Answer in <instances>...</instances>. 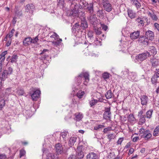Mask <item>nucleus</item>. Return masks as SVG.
Returning <instances> with one entry per match:
<instances>
[{
    "instance_id": "1",
    "label": "nucleus",
    "mask_w": 159,
    "mask_h": 159,
    "mask_svg": "<svg viewBox=\"0 0 159 159\" xmlns=\"http://www.w3.org/2000/svg\"><path fill=\"white\" fill-rule=\"evenodd\" d=\"M82 3L80 4L79 2L72 4L71 9L70 10L69 16L74 17H83V20L85 19L84 12L83 11V7Z\"/></svg>"
},
{
    "instance_id": "2",
    "label": "nucleus",
    "mask_w": 159,
    "mask_h": 159,
    "mask_svg": "<svg viewBox=\"0 0 159 159\" xmlns=\"http://www.w3.org/2000/svg\"><path fill=\"white\" fill-rule=\"evenodd\" d=\"M83 78H84L85 80L84 82V84L87 85L89 80V75L87 72H81L78 76L75 77V80L76 84L78 85L80 84L82 82Z\"/></svg>"
},
{
    "instance_id": "3",
    "label": "nucleus",
    "mask_w": 159,
    "mask_h": 159,
    "mask_svg": "<svg viewBox=\"0 0 159 159\" xmlns=\"http://www.w3.org/2000/svg\"><path fill=\"white\" fill-rule=\"evenodd\" d=\"M151 57V55L150 52L148 51H145L144 52L137 55L135 57V58L138 62L141 63L147 58Z\"/></svg>"
},
{
    "instance_id": "4",
    "label": "nucleus",
    "mask_w": 159,
    "mask_h": 159,
    "mask_svg": "<svg viewBox=\"0 0 159 159\" xmlns=\"http://www.w3.org/2000/svg\"><path fill=\"white\" fill-rule=\"evenodd\" d=\"M84 1L86 2V4L84 5L83 4H81L83 8L84 7L86 9L87 12L90 14H92L94 12L93 3H90L88 4L86 1L84 0Z\"/></svg>"
},
{
    "instance_id": "5",
    "label": "nucleus",
    "mask_w": 159,
    "mask_h": 159,
    "mask_svg": "<svg viewBox=\"0 0 159 159\" xmlns=\"http://www.w3.org/2000/svg\"><path fill=\"white\" fill-rule=\"evenodd\" d=\"M137 42L139 45L146 47L148 46L149 41L145 36L141 35L139 36Z\"/></svg>"
},
{
    "instance_id": "6",
    "label": "nucleus",
    "mask_w": 159,
    "mask_h": 159,
    "mask_svg": "<svg viewBox=\"0 0 159 159\" xmlns=\"http://www.w3.org/2000/svg\"><path fill=\"white\" fill-rule=\"evenodd\" d=\"M72 30V32L75 33L76 35H81L82 33V29H81L80 24L77 23H76L74 25Z\"/></svg>"
},
{
    "instance_id": "7",
    "label": "nucleus",
    "mask_w": 159,
    "mask_h": 159,
    "mask_svg": "<svg viewBox=\"0 0 159 159\" xmlns=\"http://www.w3.org/2000/svg\"><path fill=\"white\" fill-rule=\"evenodd\" d=\"M138 116L139 118V125L143 124L146 121V116L144 114L143 110H141L138 112Z\"/></svg>"
},
{
    "instance_id": "8",
    "label": "nucleus",
    "mask_w": 159,
    "mask_h": 159,
    "mask_svg": "<svg viewBox=\"0 0 159 159\" xmlns=\"http://www.w3.org/2000/svg\"><path fill=\"white\" fill-rule=\"evenodd\" d=\"M56 152L57 154H63L65 153V151L63 150V148L60 143L56 144L55 146Z\"/></svg>"
},
{
    "instance_id": "9",
    "label": "nucleus",
    "mask_w": 159,
    "mask_h": 159,
    "mask_svg": "<svg viewBox=\"0 0 159 159\" xmlns=\"http://www.w3.org/2000/svg\"><path fill=\"white\" fill-rule=\"evenodd\" d=\"M49 52V51L48 49H44L40 53L39 55H41L39 59L41 60H47L49 57L48 53Z\"/></svg>"
},
{
    "instance_id": "10",
    "label": "nucleus",
    "mask_w": 159,
    "mask_h": 159,
    "mask_svg": "<svg viewBox=\"0 0 159 159\" xmlns=\"http://www.w3.org/2000/svg\"><path fill=\"white\" fill-rule=\"evenodd\" d=\"M83 146H80L77 148V152L76 154V159H82L84 156V152L81 150Z\"/></svg>"
},
{
    "instance_id": "11",
    "label": "nucleus",
    "mask_w": 159,
    "mask_h": 159,
    "mask_svg": "<svg viewBox=\"0 0 159 159\" xmlns=\"http://www.w3.org/2000/svg\"><path fill=\"white\" fill-rule=\"evenodd\" d=\"M104 9L107 12H110L112 10V6L111 3L107 0L102 2Z\"/></svg>"
},
{
    "instance_id": "12",
    "label": "nucleus",
    "mask_w": 159,
    "mask_h": 159,
    "mask_svg": "<svg viewBox=\"0 0 159 159\" xmlns=\"http://www.w3.org/2000/svg\"><path fill=\"white\" fill-rule=\"evenodd\" d=\"M150 61L153 68H156L159 65V60L156 58L155 57H152L150 58Z\"/></svg>"
},
{
    "instance_id": "13",
    "label": "nucleus",
    "mask_w": 159,
    "mask_h": 159,
    "mask_svg": "<svg viewBox=\"0 0 159 159\" xmlns=\"http://www.w3.org/2000/svg\"><path fill=\"white\" fill-rule=\"evenodd\" d=\"M144 36L149 41H152L154 39V34L152 31L148 30L146 32Z\"/></svg>"
},
{
    "instance_id": "14",
    "label": "nucleus",
    "mask_w": 159,
    "mask_h": 159,
    "mask_svg": "<svg viewBox=\"0 0 159 159\" xmlns=\"http://www.w3.org/2000/svg\"><path fill=\"white\" fill-rule=\"evenodd\" d=\"M88 19L90 23L93 25H95L97 23V19L95 15L90 14L88 17Z\"/></svg>"
},
{
    "instance_id": "15",
    "label": "nucleus",
    "mask_w": 159,
    "mask_h": 159,
    "mask_svg": "<svg viewBox=\"0 0 159 159\" xmlns=\"http://www.w3.org/2000/svg\"><path fill=\"white\" fill-rule=\"evenodd\" d=\"M141 103L143 106H146L149 101L148 97L146 95H141L140 97Z\"/></svg>"
},
{
    "instance_id": "16",
    "label": "nucleus",
    "mask_w": 159,
    "mask_h": 159,
    "mask_svg": "<svg viewBox=\"0 0 159 159\" xmlns=\"http://www.w3.org/2000/svg\"><path fill=\"white\" fill-rule=\"evenodd\" d=\"M41 94V92L39 90H34L33 93L31 94L32 100L34 101H36L39 98Z\"/></svg>"
},
{
    "instance_id": "17",
    "label": "nucleus",
    "mask_w": 159,
    "mask_h": 159,
    "mask_svg": "<svg viewBox=\"0 0 159 159\" xmlns=\"http://www.w3.org/2000/svg\"><path fill=\"white\" fill-rule=\"evenodd\" d=\"M148 51L150 52L151 56H152V57H155L157 53V48L154 46H149Z\"/></svg>"
},
{
    "instance_id": "18",
    "label": "nucleus",
    "mask_w": 159,
    "mask_h": 159,
    "mask_svg": "<svg viewBox=\"0 0 159 159\" xmlns=\"http://www.w3.org/2000/svg\"><path fill=\"white\" fill-rule=\"evenodd\" d=\"M110 109V107H105V111L103 115V118L106 119L107 118H110V115L111 114Z\"/></svg>"
},
{
    "instance_id": "19",
    "label": "nucleus",
    "mask_w": 159,
    "mask_h": 159,
    "mask_svg": "<svg viewBox=\"0 0 159 159\" xmlns=\"http://www.w3.org/2000/svg\"><path fill=\"white\" fill-rule=\"evenodd\" d=\"M140 32L139 31H134L130 34V37L132 39H135L139 38Z\"/></svg>"
},
{
    "instance_id": "20",
    "label": "nucleus",
    "mask_w": 159,
    "mask_h": 159,
    "mask_svg": "<svg viewBox=\"0 0 159 159\" xmlns=\"http://www.w3.org/2000/svg\"><path fill=\"white\" fill-rule=\"evenodd\" d=\"M80 26L81 29H82V32L84 30H85L88 27V24L85 19L84 18V20H81Z\"/></svg>"
},
{
    "instance_id": "21",
    "label": "nucleus",
    "mask_w": 159,
    "mask_h": 159,
    "mask_svg": "<svg viewBox=\"0 0 159 159\" xmlns=\"http://www.w3.org/2000/svg\"><path fill=\"white\" fill-rule=\"evenodd\" d=\"M152 136V134L151 133L149 130H145L144 134L142 135V138H144L145 140H148Z\"/></svg>"
},
{
    "instance_id": "22",
    "label": "nucleus",
    "mask_w": 159,
    "mask_h": 159,
    "mask_svg": "<svg viewBox=\"0 0 159 159\" xmlns=\"http://www.w3.org/2000/svg\"><path fill=\"white\" fill-rule=\"evenodd\" d=\"M136 74L134 72L129 73V79L131 81H137L138 80L136 78Z\"/></svg>"
},
{
    "instance_id": "23",
    "label": "nucleus",
    "mask_w": 159,
    "mask_h": 159,
    "mask_svg": "<svg viewBox=\"0 0 159 159\" xmlns=\"http://www.w3.org/2000/svg\"><path fill=\"white\" fill-rule=\"evenodd\" d=\"M68 2H70L71 3L70 5V9H71V5L76 3V2H79L80 4H83L84 5L86 4V2L84 1V0H67Z\"/></svg>"
},
{
    "instance_id": "24",
    "label": "nucleus",
    "mask_w": 159,
    "mask_h": 159,
    "mask_svg": "<svg viewBox=\"0 0 159 159\" xmlns=\"http://www.w3.org/2000/svg\"><path fill=\"white\" fill-rule=\"evenodd\" d=\"M25 11L27 12L33 11L35 9V7L32 4L27 5L25 7Z\"/></svg>"
},
{
    "instance_id": "25",
    "label": "nucleus",
    "mask_w": 159,
    "mask_h": 159,
    "mask_svg": "<svg viewBox=\"0 0 159 159\" xmlns=\"http://www.w3.org/2000/svg\"><path fill=\"white\" fill-rule=\"evenodd\" d=\"M87 159H98V156L97 154L93 152L88 154L86 156Z\"/></svg>"
},
{
    "instance_id": "26",
    "label": "nucleus",
    "mask_w": 159,
    "mask_h": 159,
    "mask_svg": "<svg viewBox=\"0 0 159 159\" xmlns=\"http://www.w3.org/2000/svg\"><path fill=\"white\" fill-rule=\"evenodd\" d=\"M77 138L76 137H71L70 138L69 141V146L71 147L73 146L74 145L76 141Z\"/></svg>"
},
{
    "instance_id": "27",
    "label": "nucleus",
    "mask_w": 159,
    "mask_h": 159,
    "mask_svg": "<svg viewBox=\"0 0 159 159\" xmlns=\"http://www.w3.org/2000/svg\"><path fill=\"white\" fill-rule=\"evenodd\" d=\"M127 12L129 17L131 19H134L136 17V14L132 10L129 9L127 10Z\"/></svg>"
},
{
    "instance_id": "28",
    "label": "nucleus",
    "mask_w": 159,
    "mask_h": 159,
    "mask_svg": "<svg viewBox=\"0 0 159 159\" xmlns=\"http://www.w3.org/2000/svg\"><path fill=\"white\" fill-rule=\"evenodd\" d=\"M55 40L56 41L52 42V45L55 47L60 46L62 41V39L59 37L58 39H56Z\"/></svg>"
},
{
    "instance_id": "29",
    "label": "nucleus",
    "mask_w": 159,
    "mask_h": 159,
    "mask_svg": "<svg viewBox=\"0 0 159 159\" xmlns=\"http://www.w3.org/2000/svg\"><path fill=\"white\" fill-rule=\"evenodd\" d=\"M93 32L89 31L88 32L87 34L88 38L89 39V41L91 42H94L95 41L93 37Z\"/></svg>"
},
{
    "instance_id": "30",
    "label": "nucleus",
    "mask_w": 159,
    "mask_h": 159,
    "mask_svg": "<svg viewBox=\"0 0 159 159\" xmlns=\"http://www.w3.org/2000/svg\"><path fill=\"white\" fill-rule=\"evenodd\" d=\"M31 43V38L30 37L25 38L23 41V45L27 46Z\"/></svg>"
},
{
    "instance_id": "31",
    "label": "nucleus",
    "mask_w": 159,
    "mask_h": 159,
    "mask_svg": "<svg viewBox=\"0 0 159 159\" xmlns=\"http://www.w3.org/2000/svg\"><path fill=\"white\" fill-rule=\"evenodd\" d=\"M152 12L148 11L147 14L148 16H149L152 19L155 21H157L158 20V18L156 15L154 14L153 11L152 10Z\"/></svg>"
},
{
    "instance_id": "32",
    "label": "nucleus",
    "mask_w": 159,
    "mask_h": 159,
    "mask_svg": "<svg viewBox=\"0 0 159 159\" xmlns=\"http://www.w3.org/2000/svg\"><path fill=\"white\" fill-rule=\"evenodd\" d=\"M9 75L7 74L4 71L1 73L0 75V79L1 80V83H2V81L5 80L7 78H8Z\"/></svg>"
},
{
    "instance_id": "33",
    "label": "nucleus",
    "mask_w": 159,
    "mask_h": 159,
    "mask_svg": "<svg viewBox=\"0 0 159 159\" xmlns=\"http://www.w3.org/2000/svg\"><path fill=\"white\" fill-rule=\"evenodd\" d=\"M135 21L137 23L139 24H138V25H139L140 24L142 26H144V21L143 20V18H141L139 17L135 19Z\"/></svg>"
},
{
    "instance_id": "34",
    "label": "nucleus",
    "mask_w": 159,
    "mask_h": 159,
    "mask_svg": "<svg viewBox=\"0 0 159 159\" xmlns=\"http://www.w3.org/2000/svg\"><path fill=\"white\" fill-rule=\"evenodd\" d=\"M153 112V110L151 109L149 110L146 112V117L147 118L150 119L152 117V115Z\"/></svg>"
},
{
    "instance_id": "35",
    "label": "nucleus",
    "mask_w": 159,
    "mask_h": 159,
    "mask_svg": "<svg viewBox=\"0 0 159 159\" xmlns=\"http://www.w3.org/2000/svg\"><path fill=\"white\" fill-rule=\"evenodd\" d=\"M113 94L111 90H108L105 94V96L107 99H109L112 98Z\"/></svg>"
},
{
    "instance_id": "36",
    "label": "nucleus",
    "mask_w": 159,
    "mask_h": 159,
    "mask_svg": "<svg viewBox=\"0 0 159 159\" xmlns=\"http://www.w3.org/2000/svg\"><path fill=\"white\" fill-rule=\"evenodd\" d=\"M153 135L155 137L159 136V125L157 126L154 129L153 132Z\"/></svg>"
},
{
    "instance_id": "37",
    "label": "nucleus",
    "mask_w": 159,
    "mask_h": 159,
    "mask_svg": "<svg viewBox=\"0 0 159 159\" xmlns=\"http://www.w3.org/2000/svg\"><path fill=\"white\" fill-rule=\"evenodd\" d=\"M85 94L84 92L81 90H79L77 93L76 96L80 99L82 98Z\"/></svg>"
},
{
    "instance_id": "38",
    "label": "nucleus",
    "mask_w": 159,
    "mask_h": 159,
    "mask_svg": "<svg viewBox=\"0 0 159 159\" xmlns=\"http://www.w3.org/2000/svg\"><path fill=\"white\" fill-rule=\"evenodd\" d=\"M64 0H59L57 2V5L60 7L63 8L65 6Z\"/></svg>"
},
{
    "instance_id": "39",
    "label": "nucleus",
    "mask_w": 159,
    "mask_h": 159,
    "mask_svg": "<svg viewBox=\"0 0 159 159\" xmlns=\"http://www.w3.org/2000/svg\"><path fill=\"white\" fill-rule=\"evenodd\" d=\"M99 102V100L94 99L93 98H92V100L89 102V104L90 107H92L95 105L97 103Z\"/></svg>"
},
{
    "instance_id": "40",
    "label": "nucleus",
    "mask_w": 159,
    "mask_h": 159,
    "mask_svg": "<svg viewBox=\"0 0 159 159\" xmlns=\"http://www.w3.org/2000/svg\"><path fill=\"white\" fill-rule=\"evenodd\" d=\"M18 58V56L17 55H13L10 59V61L12 63L16 62V60Z\"/></svg>"
},
{
    "instance_id": "41",
    "label": "nucleus",
    "mask_w": 159,
    "mask_h": 159,
    "mask_svg": "<svg viewBox=\"0 0 159 159\" xmlns=\"http://www.w3.org/2000/svg\"><path fill=\"white\" fill-rule=\"evenodd\" d=\"M46 159H56L55 158L54 155L53 153H48L46 156Z\"/></svg>"
},
{
    "instance_id": "42",
    "label": "nucleus",
    "mask_w": 159,
    "mask_h": 159,
    "mask_svg": "<svg viewBox=\"0 0 159 159\" xmlns=\"http://www.w3.org/2000/svg\"><path fill=\"white\" fill-rule=\"evenodd\" d=\"M157 76L153 75L151 79V82L152 84L156 85L157 82L158 77Z\"/></svg>"
},
{
    "instance_id": "43",
    "label": "nucleus",
    "mask_w": 159,
    "mask_h": 159,
    "mask_svg": "<svg viewBox=\"0 0 159 159\" xmlns=\"http://www.w3.org/2000/svg\"><path fill=\"white\" fill-rule=\"evenodd\" d=\"M4 71H5V73H6L7 74H8L9 75H10L12 73L13 69L11 67H9L7 68V70H5Z\"/></svg>"
},
{
    "instance_id": "44",
    "label": "nucleus",
    "mask_w": 159,
    "mask_h": 159,
    "mask_svg": "<svg viewBox=\"0 0 159 159\" xmlns=\"http://www.w3.org/2000/svg\"><path fill=\"white\" fill-rule=\"evenodd\" d=\"M128 121L131 122L134 121L135 120V118L133 115L130 114L129 115L128 117Z\"/></svg>"
},
{
    "instance_id": "45",
    "label": "nucleus",
    "mask_w": 159,
    "mask_h": 159,
    "mask_svg": "<svg viewBox=\"0 0 159 159\" xmlns=\"http://www.w3.org/2000/svg\"><path fill=\"white\" fill-rule=\"evenodd\" d=\"M69 133L67 131H65L61 132V135L63 139L65 140L66 138V136Z\"/></svg>"
},
{
    "instance_id": "46",
    "label": "nucleus",
    "mask_w": 159,
    "mask_h": 159,
    "mask_svg": "<svg viewBox=\"0 0 159 159\" xmlns=\"http://www.w3.org/2000/svg\"><path fill=\"white\" fill-rule=\"evenodd\" d=\"M83 117V115L80 113L77 115H75V118L77 121H80Z\"/></svg>"
},
{
    "instance_id": "47",
    "label": "nucleus",
    "mask_w": 159,
    "mask_h": 159,
    "mask_svg": "<svg viewBox=\"0 0 159 159\" xmlns=\"http://www.w3.org/2000/svg\"><path fill=\"white\" fill-rule=\"evenodd\" d=\"M110 74L107 72H104L102 75V77L103 79L106 80V79H108L109 77Z\"/></svg>"
},
{
    "instance_id": "48",
    "label": "nucleus",
    "mask_w": 159,
    "mask_h": 159,
    "mask_svg": "<svg viewBox=\"0 0 159 159\" xmlns=\"http://www.w3.org/2000/svg\"><path fill=\"white\" fill-rule=\"evenodd\" d=\"M15 31V30L14 29H12L10 33L7 34V35L8 36L9 39H11V38L13 36V34L14 33Z\"/></svg>"
},
{
    "instance_id": "49",
    "label": "nucleus",
    "mask_w": 159,
    "mask_h": 159,
    "mask_svg": "<svg viewBox=\"0 0 159 159\" xmlns=\"http://www.w3.org/2000/svg\"><path fill=\"white\" fill-rule=\"evenodd\" d=\"M59 37V35L55 32H54L53 34L50 36V38H54L55 40L56 39H58Z\"/></svg>"
},
{
    "instance_id": "50",
    "label": "nucleus",
    "mask_w": 159,
    "mask_h": 159,
    "mask_svg": "<svg viewBox=\"0 0 159 159\" xmlns=\"http://www.w3.org/2000/svg\"><path fill=\"white\" fill-rule=\"evenodd\" d=\"M107 138L109 139V141H110L111 140L114 138L115 135L113 134H110L107 135Z\"/></svg>"
},
{
    "instance_id": "51",
    "label": "nucleus",
    "mask_w": 159,
    "mask_h": 159,
    "mask_svg": "<svg viewBox=\"0 0 159 159\" xmlns=\"http://www.w3.org/2000/svg\"><path fill=\"white\" fill-rule=\"evenodd\" d=\"M26 153L25 151L23 149H21L20 151V156L21 157L22 156H24Z\"/></svg>"
},
{
    "instance_id": "52",
    "label": "nucleus",
    "mask_w": 159,
    "mask_h": 159,
    "mask_svg": "<svg viewBox=\"0 0 159 159\" xmlns=\"http://www.w3.org/2000/svg\"><path fill=\"white\" fill-rule=\"evenodd\" d=\"M5 101L4 100L1 102H0V111L1 110L2 108L5 106Z\"/></svg>"
},
{
    "instance_id": "53",
    "label": "nucleus",
    "mask_w": 159,
    "mask_h": 159,
    "mask_svg": "<svg viewBox=\"0 0 159 159\" xmlns=\"http://www.w3.org/2000/svg\"><path fill=\"white\" fill-rule=\"evenodd\" d=\"M97 14L99 17H102L104 15L103 11V10H99L97 12Z\"/></svg>"
},
{
    "instance_id": "54",
    "label": "nucleus",
    "mask_w": 159,
    "mask_h": 159,
    "mask_svg": "<svg viewBox=\"0 0 159 159\" xmlns=\"http://www.w3.org/2000/svg\"><path fill=\"white\" fill-rule=\"evenodd\" d=\"M15 13L17 16H20L22 14L21 11H20L18 10H17L16 11Z\"/></svg>"
},
{
    "instance_id": "55",
    "label": "nucleus",
    "mask_w": 159,
    "mask_h": 159,
    "mask_svg": "<svg viewBox=\"0 0 159 159\" xmlns=\"http://www.w3.org/2000/svg\"><path fill=\"white\" fill-rule=\"evenodd\" d=\"M124 139L123 137L120 138L116 142L117 144L120 145L122 142L123 141Z\"/></svg>"
},
{
    "instance_id": "56",
    "label": "nucleus",
    "mask_w": 159,
    "mask_h": 159,
    "mask_svg": "<svg viewBox=\"0 0 159 159\" xmlns=\"http://www.w3.org/2000/svg\"><path fill=\"white\" fill-rule=\"evenodd\" d=\"M38 40V36L36 37L34 39H33L31 38V43H35L37 42Z\"/></svg>"
},
{
    "instance_id": "57",
    "label": "nucleus",
    "mask_w": 159,
    "mask_h": 159,
    "mask_svg": "<svg viewBox=\"0 0 159 159\" xmlns=\"http://www.w3.org/2000/svg\"><path fill=\"white\" fill-rule=\"evenodd\" d=\"M101 27L102 29L104 31H107L108 29V26L104 24H102L101 25Z\"/></svg>"
},
{
    "instance_id": "58",
    "label": "nucleus",
    "mask_w": 159,
    "mask_h": 159,
    "mask_svg": "<svg viewBox=\"0 0 159 159\" xmlns=\"http://www.w3.org/2000/svg\"><path fill=\"white\" fill-rule=\"evenodd\" d=\"M17 93L20 95H22L24 94V92L23 89H20L18 90Z\"/></svg>"
},
{
    "instance_id": "59",
    "label": "nucleus",
    "mask_w": 159,
    "mask_h": 159,
    "mask_svg": "<svg viewBox=\"0 0 159 159\" xmlns=\"http://www.w3.org/2000/svg\"><path fill=\"white\" fill-rule=\"evenodd\" d=\"M7 157L4 154H0V159H6Z\"/></svg>"
},
{
    "instance_id": "60",
    "label": "nucleus",
    "mask_w": 159,
    "mask_h": 159,
    "mask_svg": "<svg viewBox=\"0 0 159 159\" xmlns=\"http://www.w3.org/2000/svg\"><path fill=\"white\" fill-rule=\"evenodd\" d=\"M12 39H9V40L7 41L6 43V46L7 47L9 46L11 44Z\"/></svg>"
},
{
    "instance_id": "61",
    "label": "nucleus",
    "mask_w": 159,
    "mask_h": 159,
    "mask_svg": "<svg viewBox=\"0 0 159 159\" xmlns=\"http://www.w3.org/2000/svg\"><path fill=\"white\" fill-rule=\"evenodd\" d=\"M134 5L137 9H138L141 6L140 3L138 1Z\"/></svg>"
},
{
    "instance_id": "62",
    "label": "nucleus",
    "mask_w": 159,
    "mask_h": 159,
    "mask_svg": "<svg viewBox=\"0 0 159 159\" xmlns=\"http://www.w3.org/2000/svg\"><path fill=\"white\" fill-rule=\"evenodd\" d=\"M7 51H6L2 52L0 55V57H5V56L7 53Z\"/></svg>"
},
{
    "instance_id": "63",
    "label": "nucleus",
    "mask_w": 159,
    "mask_h": 159,
    "mask_svg": "<svg viewBox=\"0 0 159 159\" xmlns=\"http://www.w3.org/2000/svg\"><path fill=\"white\" fill-rule=\"evenodd\" d=\"M95 32L98 35H99L101 33V31L99 29H98L97 30L96 29L95 30Z\"/></svg>"
},
{
    "instance_id": "64",
    "label": "nucleus",
    "mask_w": 159,
    "mask_h": 159,
    "mask_svg": "<svg viewBox=\"0 0 159 159\" xmlns=\"http://www.w3.org/2000/svg\"><path fill=\"white\" fill-rule=\"evenodd\" d=\"M156 71L154 75L157 76V77H159V69H156Z\"/></svg>"
}]
</instances>
